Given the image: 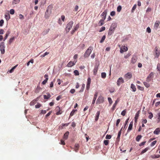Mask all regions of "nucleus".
<instances>
[{"mask_svg":"<svg viewBox=\"0 0 160 160\" xmlns=\"http://www.w3.org/2000/svg\"><path fill=\"white\" fill-rule=\"evenodd\" d=\"M105 28L104 27H101V28L100 29V30H99V32H101L104 30H105Z\"/></svg>","mask_w":160,"mask_h":160,"instance_id":"nucleus-55","label":"nucleus"},{"mask_svg":"<svg viewBox=\"0 0 160 160\" xmlns=\"http://www.w3.org/2000/svg\"><path fill=\"white\" fill-rule=\"evenodd\" d=\"M109 141L108 140H105L104 141V143L105 145H107L108 144Z\"/></svg>","mask_w":160,"mask_h":160,"instance_id":"nucleus-53","label":"nucleus"},{"mask_svg":"<svg viewBox=\"0 0 160 160\" xmlns=\"http://www.w3.org/2000/svg\"><path fill=\"white\" fill-rule=\"evenodd\" d=\"M131 55V53L130 52H129L124 57L125 58H128Z\"/></svg>","mask_w":160,"mask_h":160,"instance_id":"nucleus-44","label":"nucleus"},{"mask_svg":"<svg viewBox=\"0 0 160 160\" xmlns=\"http://www.w3.org/2000/svg\"><path fill=\"white\" fill-rule=\"evenodd\" d=\"M33 60L32 59H31L30 60L29 62H28L27 63V65L28 66H29V64H30V63H33Z\"/></svg>","mask_w":160,"mask_h":160,"instance_id":"nucleus-39","label":"nucleus"},{"mask_svg":"<svg viewBox=\"0 0 160 160\" xmlns=\"http://www.w3.org/2000/svg\"><path fill=\"white\" fill-rule=\"evenodd\" d=\"M160 132V128H157L155 129L153 132V133L155 134L158 135Z\"/></svg>","mask_w":160,"mask_h":160,"instance_id":"nucleus-17","label":"nucleus"},{"mask_svg":"<svg viewBox=\"0 0 160 160\" xmlns=\"http://www.w3.org/2000/svg\"><path fill=\"white\" fill-rule=\"evenodd\" d=\"M160 21L158 20H157L156 21L154 25V28L156 29H157V28H158L159 25L160 24Z\"/></svg>","mask_w":160,"mask_h":160,"instance_id":"nucleus-14","label":"nucleus"},{"mask_svg":"<svg viewBox=\"0 0 160 160\" xmlns=\"http://www.w3.org/2000/svg\"><path fill=\"white\" fill-rule=\"evenodd\" d=\"M131 88L132 89V91L133 92H135L136 91V88L135 86L133 84H131Z\"/></svg>","mask_w":160,"mask_h":160,"instance_id":"nucleus-24","label":"nucleus"},{"mask_svg":"<svg viewBox=\"0 0 160 160\" xmlns=\"http://www.w3.org/2000/svg\"><path fill=\"white\" fill-rule=\"evenodd\" d=\"M73 22L72 21H70L67 24V27L65 29L67 33L72 28L73 26Z\"/></svg>","mask_w":160,"mask_h":160,"instance_id":"nucleus-3","label":"nucleus"},{"mask_svg":"<svg viewBox=\"0 0 160 160\" xmlns=\"http://www.w3.org/2000/svg\"><path fill=\"white\" fill-rule=\"evenodd\" d=\"M15 38L14 37H13L10 38L9 41L8 43L10 45L13 42Z\"/></svg>","mask_w":160,"mask_h":160,"instance_id":"nucleus-26","label":"nucleus"},{"mask_svg":"<svg viewBox=\"0 0 160 160\" xmlns=\"http://www.w3.org/2000/svg\"><path fill=\"white\" fill-rule=\"evenodd\" d=\"M52 7L51 5H49L47 8L45 14V17L46 18H48L52 12Z\"/></svg>","mask_w":160,"mask_h":160,"instance_id":"nucleus-1","label":"nucleus"},{"mask_svg":"<svg viewBox=\"0 0 160 160\" xmlns=\"http://www.w3.org/2000/svg\"><path fill=\"white\" fill-rule=\"evenodd\" d=\"M91 79L90 78H88L87 80V84H90Z\"/></svg>","mask_w":160,"mask_h":160,"instance_id":"nucleus-57","label":"nucleus"},{"mask_svg":"<svg viewBox=\"0 0 160 160\" xmlns=\"http://www.w3.org/2000/svg\"><path fill=\"white\" fill-rule=\"evenodd\" d=\"M143 84L146 88H148L150 86V84L148 82H143Z\"/></svg>","mask_w":160,"mask_h":160,"instance_id":"nucleus-35","label":"nucleus"},{"mask_svg":"<svg viewBox=\"0 0 160 160\" xmlns=\"http://www.w3.org/2000/svg\"><path fill=\"white\" fill-rule=\"evenodd\" d=\"M124 77L130 79L132 78V76L131 73L128 72L125 74Z\"/></svg>","mask_w":160,"mask_h":160,"instance_id":"nucleus-12","label":"nucleus"},{"mask_svg":"<svg viewBox=\"0 0 160 160\" xmlns=\"http://www.w3.org/2000/svg\"><path fill=\"white\" fill-rule=\"evenodd\" d=\"M160 157L159 155H152L151 157L152 158H159Z\"/></svg>","mask_w":160,"mask_h":160,"instance_id":"nucleus-29","label":"nucleus"},{"mask_svg":"<svg viewBox=\"0 0 160 160\" xmlns=\"http://www.w3.org/2000/svg\"><path fill=\"white\" fill-rule=\"evenodd\" d=\"M79 145L78 143H76L75 145L74 146V150L76 152H77L78 151L79 148Z\"/></svg>","mask_w":160,"mask_h":160,"instance_id":"nucleus-20","label":"nucleus"},{"mask_svg":"<svg viewBox=\"0 0 160 160\" xmlns=\"http://www.w3.org/2000/svg\"><path fill=\"white\" fill-rule=\"evenodd\" d=\"M126 112V110H124L122 112L121 114L123 116H124L125 115Z\"/></svg>","mask_w":160,"mask_h":160,"instance_id":"nucleus-60","label":"nucleus"},{"mask_svg":"<svg viewBox=\"0 0 160 160\" xmlns=\"http://www.w3.org/2000/svg\"><path fill=\"white\" fill-rule=\"evenodd\" d=\"M115 90L114 88L113 87H112L109 88V91L111 93H112L114 92Z\"/></svg>","mask_w":160,"mask_h":160,"instance_id":"nucleus-38","label":"nucleus"},{"mask_svg":"<svg viewBox=\"0 0 160 160\" xmlns=\"http://www.w3.org/2000/svg\"><path fill=\"white\" fill-rule=\"evenodd\" d=\"M104 101V98L102 96H100L98 98L96 102V104H99L103 103Z\"/></svg>","mask_w":160,"mask_h":160,"instance_id":"nucleus-5","label":"nucleus"},{"mask_svg":"<svg viewBox=\"0 0 160 160\" xmlns=\"http://www.w3.org/2000/svg\"><path fill=\"white\" fill-rule=\"evenodd\" d=\"M142 138L141 135H138L136 138V140L138 142Z\"/></svg>","mask_w":160,"mask_h":160,"instance_id":"nucleus-37","label":"nucleus"},{"mask_svg":"<svg viewBox=\"0 0 160 160\" xmlns=\"http://www.w3.org/2000/svg\"><path fill=\"white\" fill-rule=\"evenodd\" d=\"M157 141H154L153 142H152L151 144V147L153 146L156 143Z\"/></svg>","mask_w":160,"mask_h":160,"instance_id":"nucleus-61","label":"nucleus"},{"mask_svg":"<svg viewBox=\"0 0 160 160\" xmlns=\"http://www.w3.org/2000/svg\"><path fill=\"white\" fill-rule=\"evenodd\" d=\"M138 60V57L136 54L133 55L132 58L131 62L133 64L135 63Z\"/></svg>","mask_w":160,"mask_h":160,"instance_id":"nucleus-6","label":"nucleus"},{"mask_svg":"<svg viewBox=\"0 0 160 160\" xmlns=\"http://www.w3.org/2000/svg\"><path fill=\"white\" fill-rule=\"evenodd\" d=\"M122 9V7L120 5L118 6L117 8V11L118 12H120Z\"/></svg>","mask_w":160,"mask_h":160,"instance_id":"nucleus-46","label":"nucleus"},{"mask_svg":"<svg viewBox=\"0 0 160 160\" xmlns=\"http://www.w3.org/2000/svg\"><path fill=\"white\" fill-rule=\"evenodd\" d=\"M155 57L158 58L160 55V52L158 51V48L157 47L155 48Z\"/></svg>","mask_w":160,"mask_h":160,"instance_id":"nucleus-11","label":"nucleus"},{"mask_svg":"<svg viewBox=\"0 0 160 160\" xmlns=\"http://www.w3.org/2000/svg\"><path fill=\"white\" fill-rule=\"evenodd\" d=\"M19 1L20 0H13L12 3L14 4H17L19 2Z\"/></svg>","mask_w":160,"mask_h":160,"instance_id":"nucleus-48","label":"nucleus"},{"mask_svg":"<svg viewBox=\"0 0 160 160\" xmlns=\"http://www.w3.org/2000/svg\"><path fill=\"white\" fill-rule=\"evenodd\" d=\"M149 115L148 116V117L149 119H151V118L153 117V114L151 112L149 113Z\"/></svg>","mask_w":160,"mask_h":160,"instance_id":"nucleus-54","label":"nucleus"},{"mask_svg":"<svg viewBox=\"0 0 160 160\" xmlns=\"http://www.w3.org/2000/svg\"><path fill=\"white\" fill-rule=\"evenodd\" d=\"M49 29H46L44 30L42 33V34L43 35H44L47 34L49 31Z\"/></svg>","mask_w":160,"mask_h":160,"instance_id":"nucleus-27","label":"nucleus"},{"mask_svg":"<svg viewBox=\"0 0 160 160\" xmlns=\"http://www.w3.org/2000/svg\"><path fill=\"white\" fill-rule=\"evenodd\" d=\"M18 65H16V66H14V67H13L10 70V71H9V72L10 73H12V72L17 67V66H18Z\"/></svg>","mask_w":160,"mask_h":160,"instance_id":"nucleus-42","label":"nucleus"},{"mask_svg":"<svg viewBox=\"0 0 160 160\" xmlns=\"http://www.w3.org/2000/svg\"><path fill=\"white\" fill-rule=\"evenodd\" d=\"M138 88L141 90L142 91L144 89V88L142 87H141L139 85L137 86Z\"/></svg>","mask_w":160,"mask_h":160,"instance_id":"nucleus-59","label":"nucleus"},{"mask_svg":"<svg viewBox=\"0 0 160 160\" xmlns=\"http://www.w3.org/2000/svg\"><path fill=\"white\" fill-rule=\"evenodd\" d=\"M69 132L67 131L64 135L63 138L64 139L66 140L68 139V135L69 134Z\"/></svg>","mask_w":160,"mask_h":160,"instance_id":"nucleus-21","label":"nucleus"},{"mask_svg":"<svg viewBox=\"0 0 160 160\" xmlns=\"http://www.w3.org/2000/svg\"><path fill=\"white\" fill-rule=\"evenodd\" d=\"M55 81V80L54 79L53 81L50 84V86L49 87L50 88H52L53 87V82H54Z\"/></svg>","mask_w":160,"mask_h":160,"instance_id":"nucleus-50","label":"nucleus"},{"mask_svg":"<svg viewBox=\"0 0 160 160\" xmlns=\"http://www.w3.org/2000/svg\"><path fill=\"white\" fill-rule=\"evenodd\" d=\"M149 149H150V148L148 147H147L145 148L144 149H143V150H142V151L141 152V154H142L145 153Z\"/></svg>","mask_w":160,"mask_h":160,"instance_id":"nucleus-23","label":"nucleus"},{"mask_svg":"<svg viewBox=\"0 0 160 160\" xmlns=\"http://www.w3.org/2000/svg\"><path fill=\"white\" fill-rule=\"evenodd\" d=\"M137 7V5L135 4L134 5L132 9V12H133V11L136 9Z\"/></svg>","mask_w":160,"mask_h":160,"instance_id":"nucleus-58","label":"nucleus"},{"mask_svg":"<svg viewBox=\"0 0 160 160\" xmlns=\"http://www.w3.org/2000/svg\"><path fill=\"white\" fill-rule=\"evenodd\" d=\"M85 84H82V87H81V89H80V90L79 91V92H82L84 90V89L85 88Z\"/></svg>","mask_w":160,"mask_h":160,"instance_id":"nucleus-30","label":"nucleus"},{"mask_svg":"<svg viewBox=\"0 0 160 160\" xmlns=\"http://www.w3.org/2000/svg\"><path fill=\"white\" fill-rule=\"evenodd\" d=\"M107 10L106 9L102 12V13L101 14L102 16H106L107 13Z\"/></svg>","mask_w":160,"mask_h":160,"instance_id":"nucleus-33","label":"nucleus"},{"mask_svg":"<svg viewBox=\"0 0 160 160\" xmlns=\"http://www.w3.org/2000/svg\"><path fill=\"white\" fill-rule=\"evenodd\" d=\"M133 122L132 121L130 122L128 130L127 132H129L132 129L133 126Z\"/></svg>","mask_w":160,"mask_h":160,"instance_id":"nucleus-18","label":"nucleus"},{"mask_svg":"<svg viewBox=\"0 0 160 160\" xmlns=\"http://www.w3.org/2000/svg\"><path fill=\"white\" fill-rule=\"evenodd\" d=\"M74 75L76 76H78L79 75V73L77 70H75L74 71Z\"/></svg>","mask_w":160,"mask_h":160,"instance_id":"nucleus-47","label":"nucleus"},{"mask_svg":"<svg viewBox=\"0 0 160 160\" xmlns=\"http://www.w3.org/2000/svg\"><path fill=\"white\" fill-rule=\"evenodd\" d=\"M117 27V24L115 23H112L111 26L110 28L115 29Z\"/></svg>","mask_w":160,"mask_h":160,"instance_id":"nucleus-22","label":"nucleus"},{"mask_svg":"<svg viewBox=\"0 0 160 160\" xmlns=\"http://www.w3.org/2000/svg\"><path fill=\"white\" fill-rule=\"evenodd\" d=\"M124 82V81L122 77L119 78L117 81V85L118 86H119L121 83H122Z\"/></svg>","mask_w":160,"mask_h":160,"instance_id":"nucleus-8","label":"nucleus"},{"mask_svg":"<svg viewBox=\"0 0 160 160\" xmlns=\"http://www.w3.org/2000/svg\"><path fill=\"white\" fill-rule=\"evenodd\" d=\"M77 110L76 109H73L72 111L71 112L70 114V116H72L74 114L75 112L77 111Z\"/></svg>","mask_w":160,"mask_h":160,"instance_id":"nucleus-34","label":"nucleus"},{"mask_svg":"<svg viewBox=\"0 0 160 160\" xmlns=\"http://www.w3.org/2000/svg\"><path fill=\"white\" fill-rule=\"evenodd\" d=\"M46 94H47V95H43L44 98L45 99H48L50 98L51 95L49 92H47Z\"/></svg>","mask_w":160,"mask_h":160,"instance_id":"nucleus-15","label":"nucleus"},{"mask_svg":"<svg viewBox=\"0 0 160 160\" xmlns=\"http://www.w3.org/2000/svg\"><path fill=\"white\" fill-rule=\"evenodd\" d=\"M5 18H6L7 20H8L10 18V17L9 15H5Z\"/></svg>","mask_w":160,"mask_h":160,"instance_id":"nucleus-62","label":"nucleus"},{"mask_svg":"<svg viewBox=\"0 0 160 160\" xmlns=\"http://www.w3.org/2000/svg\"><path fill=\"white\" fill-rule=\"evenodd\" d=\"M55 110L56 112V114L57 115L60 114L62 113V112L60 109V107L58 106H57Z\"/></svg>","mask_w":160,"mask_h":160,"instance_id":"nucleus-9","label":"nucleus"},{"mask_svg":"<svg viewBox=\"0 0 160 160\" xmlns=\"http://www.w3.org/2000/svg\"><path fill=\"white\" fill-rule=\"evenodd\" d=\"M14 10L13 9H11L10 10V13L12 15H13L14 13Z\"/></svg>","mask_w":160,"mask_h":160,"instance_id":"nucleus-56","label":"nucleus"},{"mask_svg":"<svg viewBox=\"0 0 160 160\" xmlns=\"http://www.w3.org/2000/svg\"><path fill=\"white\" fill-rule=\"evenodd\" d=\"M115 14V11H113L111 12L110 15L112 16H114Z\"/></svg>","mask_w":160,"mask_h":160,"instance_id":"nucleus-64","label":"nucleus"},{"mask_svg":"<svg viewBox=\"0 0 160 160\" xmlns=\"http://www.w3.org/2000/svg\"><path fill=\"white\" fill-rule=\"evenodd\" d=\"M5 45L4 42H2L0 43V50L1 53L3 54L5 52Z\"/></svg>","mask_w":160,"mask_h":160,"instance_id":"nucleus-4","label":"nucleus"},{"mask_svg":"<svg viewBox=\"0 0 160 160\" xmlns=\"http://www.w3.org/2000/svg\"><path fill=\"white\" fill-rule=\"evenodd\" d=\"M154 73L153 72H151L148 76V78H152L153 77Z\"/></svg>","mask_w":160,"mask_h":160,"instance_id":"nucleus-32","label":"nucleus"},{"mask_svg":"<svg viewBox=\"0 0 160 160\" xmlns=\"http://www.w3.org/2000/svg\"><path fill=\"white\" fill-rule=\"evenodd\" d=\"M108 101L110 105H111L112 103V99L110 98H108Z\"/></svg>","mask_w":160,"mask_h":160,"instance_id":"nucleus-49","label":"nucleus"},{"mask_svg":"<svg viewBox=\"0 0 160 160\" xmlns=\"http://www.w3.org/2000/svg\"><path fill=\"white\" fill-rule=\"evenodd\" d=\"M140 111H138L136 113L135 117L134 118L135 120H137L138 118V117L139 116V114L140 113Z\"/></svg>","mask_w":160,"mask_h":160,"instance_id":"nucleus-25","label":"nucleus"},{"mask_svg":"<svg viewBox=\"0 0 160 160\" xmlns=\"http://www.w3.org/2000/svg\"><path fill=\"white\" fill-rule=\"evenodd\" d=\"M128 50V48L127 47H126L125 46H122L120 48V52L122 53L124 52H126Z\"/></svg>","mask_w":160,"mask_h":160,"instance_id":"nucleus-7","label":"nucleus"},{"mask_svg":"<svg viewBox=\"0 0 160 160\" xmlns=\"http://www.w3.org/2000/svg\"><path fill=\"white\" fill-rule=\"evenodd\" d=\"M98 65H97L96 64L95 65V67L93 69V74L94 75H96L97 74V71L98 70Z\"/></svg>","mask_w":160,"mask_h":160,"instance_id":"nucleus-16","label":"nucleus"},{"mask_svg":"<svg viewBox=\"0 0 160 160\" xmlns=\"http://www.w3.org/2000/svg\"><path fill=\"white\" fill-rule=\"evenodd\" d=\"M100 115V112L98 111L96 113V115L95 118V120H98Z\"/></svg>","mask_w":160,"mask_h":160,"instance_id":"nucleus-28","label":"nucleus"},{"mask_svg":"<svg viewBox=\"0 0 160 160\" xmlns=\"http://www.w3.org/2000/svg\"><path fill=\"white\" fill-rule=\"evenodd\" d=\"M92 50V47H89L84 53V57L85 58H88L90 55Z\"/></svg>","mask_w":160,"mask_h":160,"instance_id":"nucleus-2","label":"nucleus"},{"mask_svg":"<svg viewBox=\"0 0 160 160\" xmlns=\"http://www.w3.org/2000/svg\"><path fill=\"white\" fill-rule=\"evenodd\" d=\"M122 128L121 130L118 132V137H117V139L120 138V135L121 134V131L122 130Z\"/></svg>","mask_w":160,"mask_h":160,"instance_id":"nucleus-40","label":"nucleus"},{"mask_svg":"<svg viewBox=\"0 0 160 160\" xmlns=\"http://www.w3.org/2000/svg\"><path fill=\"white\" fill-rule=\"evenodd\" d=\"M157 69L158 71L160 72V64L158 63L157 65Z\"/></svg>","mask_w":160,"mask_h":160,"instance_id":"nucleus-51","label":"nucleus"},{"mask_svg":"<svg viewBox=\"0 0 160 160\" xmlns=\"http://www.w3.org/2000/svg\"><path fill=\"white\" fill-rule=\"evenodd\" d=\"M115 30V29L110 28L108 32V35L109 36L111 35L113 33Z\"/></svg>","mask_w":160,"mask_h":160,"instance_id":"nucleus-13","label":"nucleus"},{"mask_svg":"<svg viewBox=\"0 0 160 160\" xmlns=\"http://www.w3.org/2000/svg\"><path fill=\"white\" fill-rule=\"evenodd\" d=\"M106 74L105 72H102L101 73V77L102 78H106Z\"/></svg>","mask_w":160,"mask_h":160,"instance_id":"nucleus-43","label":"nucleus"},{"mask_svg":"<svg viewBox=\"0 0 160 160\" xmlns=\"http://www.w3.org/2000/svg\"><path fill=\"white\" fill-rule=\"evenodd\" d=\"M104 24L103 20L101 19L99 22L98 25L99 26H101L102 25Z\"/></svg>","mask_w":160,"mask_h":160,"instance_id":"nucleus-36","label":"nucleus"},{"mask_svg":"<svg viewBox=\"0 0 160 160\" xmlns=\"http://www.w3.org/2000/svg\"><path fill=\"white\" fill-rule=\"evenodd\" d=\"M79 27V24H77L76 26L74 27L73 29L76 31L78 30Z\"/></svg>","mask_w":160,"mask_h":160,"instance_id":"nucleus-41","label":"nucleus"},{"mask_svg":"<svg viewBox=\"0 0 160 160\" xmlns=\"http://www.w3.org/2000/svg\"><path fill=\"white\" fill-rule=\"evenodd\" d=\"M77 62V61H74L73 62L70 61L67 64L68 67H71L74 65Z\"/></svg>","mask_w":160,"mask_h":160,"instance_id":"nucleus-10","label":"nucleus"},{"mask_svg":"<svg viewBox=\"0 0 160 160\" xmlns=\"http://www.w3.org/2000/svg\"><path fill=\"white\" fill-rule=\"evenodd\" d=\"M37 101V100H33L30 102V105L31 106L34 105L36 103V102Z\"/></svg>","mask_w":160,"mask_h":160,"instance_id":"nucleus-31","label":"nucleus"},{"mask_svg":"<svg viewBox=\"0 0 160 160\" xmlns=\"http://www.w3.org/2000/svg\"><path fill=\"white\" fill-rule=\"evenodd\" d=\"M49 53L48 52H45L44 53L43 55H42L41 56V57L42 58H43L46 55L48 54Z\"/></svg>","mask_w":160,"mask_h":160,"instance_id":"nucleus-52","label":"nucleus"},{"mask_svg":"<svg viewBox=\"0 0 160 160\" xmlns=\"http://www.w3.org/2000/svg\"><path fill=\"white\" fill-rule=\"evenodd\" d=\"M119 100L118 99H117V100L115 101V103L114 104L112 108V110H113L115 109V108L117 105V103L119 102Z\"/></svg>","mask_w":160,"mask_h":160,"instance_id":"nucleus-19","label":"nucleus"},{"mask_svg":"<svg viewBox=\"0 0 160 160\" xmlns=\"http://www.w3.org/2000/svg\"><path fill=\"white\" fill-rule=\"evenodd\" d=\"M112 137V136L111 135H107L106 137V139H110Z\"/></svg>","mask_w":160,"mask_h":160,"instance_id":"nucleus-63","label":"nucleus"},{"mask_svg":"<svg viewBox=\"0 0 160 160\" xmlns=\"http://www.w3.org/2000/svg\"><path fill=\"white\" fill-rule=\"evenodd\" d=\"M106 36L105 35H104L102 36L101 41H100V42L101 43H102L105 40V39Z\"/></svg>","mask_w":160,"mask_h":160,"instance_id":"nucleus-45","label":"nucleus"}]
</instances>
